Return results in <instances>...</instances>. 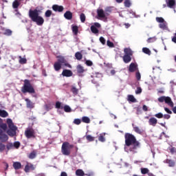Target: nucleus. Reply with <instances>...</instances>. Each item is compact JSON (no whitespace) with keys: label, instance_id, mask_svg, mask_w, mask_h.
I'll list each match as a JSON object with an SVG mask.
<instances>
[{"label":"nucleus","instance_id":"f257e3e1","mask_svg":"<svg viewBox=\"0 0 176 176\" xmlns=\"http://www.w3.org/2000/svg\"><path fill=\"white\" fill-rule=\"evenodd\" d=\"M124 138L125 146H131L129 148L130 152H133V153H137V149L141 147V143L137 140L135 136L130 133H126L124 134Z\"/></svg>","mask_w":176,"mask_h":176},{"label":"nucleus","instance_id":"f03ea898","mask_svg":"<svg viewBox=\"0 0 176 176\" xmlns=\"http://www.w3.org/2000/svg\"><path fill=\"white\" fill-rule=\"evenodd\" d=\"M29 17L31 19L32 21L36 23L37 25H43V23H45V19L39 15V10L36 9L29 10Z\"/></svg>","mask_w":176,"mask_h":176},{"label":"nucleus","instance_id":"7ed1b4c3","mask_svg":"<svg viewBox=\"0 0 176 176\" xmlns=\"http://www.w3.org/2000/svg\"><path fill=\"white\" fill-rule=\"evenodd\" d=\"M21 91L23 94L26 93H29V94H35V89L34 88V85L31 83V80L28 79H25L23 80V85L21 89Z\"/></svg>","mask_w":176,"mask_h":176},{"label":"nucleus","instance_id":"20e7f679","mask_svg":"<svg viewBox=\"0 0 176 176\" xmlns=\"http://www.w3.org/2000/svg\"><path fill=\"white\" fill-rule=\"evenodd\" d=\"M7 124L9 128V129L6 131L7 134L10 137H14L16 134L17 126L14 125V123H13V121L10 118L7 119Z\"/></svg>","mask_w":176,"mask_h":176},{"label":"nucleus","instance_id":"39448f33","mask_svg":"<svg viewBox=\"0 0 176 176\" xmlns=\"http://www.w3.org/2000/svg\"><path fill=\"white\" fill-rule=\"evenodd\" d=\"M72 148H74L73 144H69L68 142H65L62 144L61 152L65 156H69Z\"/></svg>","mask_w":176,"mask_h":176},{"label":"nucleus","instance_id":"423d86ee","mask_svg":"<svg viewBox=\"0 0 176 176\" xmlns=\"http://www.w3.org/2000/svg\"><path fill=\"white\" fill-rule=\"evenodd\" d=\"M25 136L26 138H35L36 136L35 135V131L32 128H28L25 131Z\"/></svg>","mask_w":176,"mask_h":176},{"label":"nucleus","instance_id":"0eeeda50","mask_svg":"<svg viewBox=\"0 0 176 176\" xmlns=\"http://www.w3.org/2000/svg\"><path fill=\"white\" fill-rule=\"evenodd\" d=\"M135 71H138V65H137V63H131L129 65V72H135Z\"/></svg>","mask_w":176,"mask_h":176},{"label":"nucleus","instance_id":"6e6552de","mask_svg":"<svg viewBox=\"0 0 176 176\" xmlns=\"http://www.w3.org/2000/svg\"><path fill=\"white\" fill-rule=\"evenodd\" d=\"M77 75L78 76H82L85 73V68L81 65H78L76 66Z\"/></svg>","mask_w":176,"mask_h":176},{"label":"nucleus","instance_id":"1a4fd4ad","mask_svg":"<svg viewBox=\"0 0 176 176\" xmlns=\"http://www.w3.org/2000/svg\"><path fill=\"white\" fill-rule=\"evenodd\" d=\"M25 101L26 102V107L29 109H34L35 108V103L32 102L31 100L25 98Z\"/></svg>","mask_w":176,"mask_h":176},{"label":"nucleus","instance_id":"9d476101","mask_svg":"<svg viewBox=\"0 0 176 176\" xmlns=\"http://www.w3.org/2000/svg\"><path fill=\"white\" fill-rule=\"evenodd\" d=\"M102 76L100 74H98L96 76H95L91 80L92 83L94 85H98L100 81L102 80Z\"/></svg>","mask_w":176,"mask_h":176},{"label":"nucleus","instance_id":"9b49d317","mask_svg":"<svg viewBox=\"0 0 176 176\" xmlns=\"http://www.w3.org/2000/svg\"><path fill=\"white\" fill-rule=\"evenodd\" d=\"M166 2L168 8H170V9H174L175 8V0H166Z\"/></svg>","mask_w":176,"mask_h":176},{"label":"nucleus","instance_id":"f8f14e48","mask_svg":"<svg viewBox=\"0 0 176 176\" xmlns=\"http://www.w3.org/2000/svg\"><path fill=\"white\" fill-rule=\"evenodd\" d=\"M62 75L66 78H71L74 73L70 69H64L62 72Z\"/></svg>","mask_w":176,"mask_h":176},{"label":"nucleus","instance_id":"ddd939ff","mask_svg":"<svg viewBox=\"0 0 176 176\" xmlns=\"http://www.w3.org/2000/svg\"><path fill=\"white\" fill-rule=\"evenodd\" d=\"M52 10L54 12H61L64 10V7H63V6H58V5H54L52 6Z\"/></svg>","mask_w":176,"mask_h":176},{"label":"nucleus","instance_id":"4468645a","mask_svg":"<svg viewBox=\"0 0 176 176\" xmlns=\"http://www.w3.org/2000/svg\"><path fill=\"white\" fill-rule=\"evenodd\" d=\"M8 140H9V136L6 133H3L0 135V142H8Z\"/></svg>","mask_w":176,"mask_h":176},{"label":"nucleus","instance_id":"2eb2a0df","mask_svg":"<svg viewBox=\"0 0 176 176\" xmlns=\"http://www.w3.org/2000/svg\"><path fill=\"white\" fill-rule=\"evenodd\" d=\"M148 124H150V126H153V127H155L156 124H157V119L153 117L151 118L148 120Z\"/></svg>","mask_w":176,"mask_h":176},{"label":"nucleus","instance_id":"dca6fc26","mask_svg":"<svg viewBox=\"0 0 176 176\" xmlns=\"http://www.w3.org/2000/svg\"><path fill=\"white\" fill-rule=\"evenodd\" d=\"M97 14L100 19H105V17H106L105 12H104V10H102V9L97 10Z\"/></svg>","mask_w":176,"mask_h":176},{"label":"nucleus","instance_id":"f3484780","mask_svg":"<svg viewBox=\"0 0 176 176\" xmlns=\"http://www.w3.org/2000/svg\"><path fill=\"white\" fill-rule=\"evenodd\" d=\"M165 103L168 104L169 107H174V102H173V100H171V98L168 96H165Z\"/></svg>","mask_w":176,"mask_h":176},{"label":"nucleus","instance_id":"a211bd4d","mask_svg":"<svg viewBox=\"0 0 176 176\" xmlns=\"http://www.w3.org/2000/svg\"><path fill=\"white\" fill-rule=\"evenodd\" d=\"M0 127L3 130V131H6L8 130V124L3 123V120L0 118Z\"/></svg>","mask_w":176,"mask_h":176},{"label":"nucleus","instance_id":"6ab92c4d","mask_svg":"<svg viewBox=\"0 0 176 176\" xmlns=\"http://www.w3.org/2000/svg\"><path fill=\"white\" fill-rule=\"evenodd\" d=\"M64 17L66 20H72L73 14L71 11H66V13L64 14Z\"/></svg>","mask_w":176,"mask_h":176},{"label":"nucleus","instance_id":"aec40b11","mask_svg":"<svg viewBox=\"0 0 176 176\" xmlns=\"http://www.w3.org/2000/svg\"><path fill=\"white\" fill-rule=\"evenodd\" d=\"M123 61L125 63V64H129V63L131 61V56L129 55H124Z\"/></svg>","mask_w":176,"mask_h":176},{"label":"nucleus","instance_id":"412c9836","mask_svg":"<svg viewBox=\"0 0 176 176\" xmlns=\"http://www.w3.org/2000/svg\"><path fill=\"white\" fill-rule=\"evenodd\" d=\"M61 65H61L60 63H58V62H55L54 64V70L56 72L60 71V69H61Z\"/></svg>","mask_w":176,"mask_h":176},{"label":"nucleus","instance_id":"4be33fe9","mask_svg":"<svg viewBox=\"0 0 176 176\" xmlns=\"http://www.w3.org/2000/svg\"><path fill=\"white\" fill-rule=\"evenodd\" d=\"M12 166L14 170H20L21 168V163L19 162H14Z\"/></svg>","mask_w":176,"mask_h":176},{"label":"nucleus","instance_id":"5701e85b","mask_svg":"<svg viewBox=\"0 0 176 176\" xmlns=\"http://www.w3.org/2000/svg\"><path fill=\"white\" fill-rule=\"evenodd\" d=\"M166 163H167V164H168L169 167H174L175 166V162L173 160L167 159L166 160Z\"/></svg>","mask_w":176,"mask_h":176},{"label":"nucleus","instance_id":"b1692460","mask_svg":"<svg viewBox=\"0 0 176 176\" xmlns=\"http://www.w3.org/2000/svg\"><path fill=\"white\" fill-rule=\"evenodd\" d=\"M0 116L1 118H8V116H9V113L5 110L0 109Z\"/></svg>","mask_w":176,"mask_h":176},{"label":"nucleus","instance_id":"393cba45","mask_svg":"<svg viewBox=\"0 0 176 176\" xmlns=\"http://www.w3.org/2000/svg\"><path fill=\"white\" fill-rule=\"evenodd\" d=\"M56 63H58L59 64L63 65V64H65V63H67V60H65V58H64V57L58 56Z\"/></svg>","mask_w":176,"mask_h":176},{"label":"nucleus","instance_id":"a878e982","mask_svg":"<svg viewBox=\"0 0 176 176\" xmlns=\"http://www.w3.org/2000/svg\"><path fill=\"white\" fill-rule=\"evenodd\" d=\"M125 56H133V51H131V49L130 48H125L124 50Z\"/></svg>","mask_w":176,"mask_h":176},{"label":"nucleus","instance_id":"bb28decb","mask_svg":"<svg viewBox=\"0 0 176 176\" xmlns=\"http://www.w3.org/2000/svg\"><path fill=\"white\" fill-rule=\"evenodd\" d=\"M75 57H76V60H78V61H80V60H82V58H83V55L80 52H77L75 54Z\"/></svg>","mask_w":176,"mask_h":176},{"label":"nucleus","instance_id":"cd10ccee","mask_svg":"<svg viewBox=\"0 0 176 176\" xmlns=\"http://www.w3.org/2000/svg\"><path fill=\"white\" fill-rule=\"evenodd\" d=\"M133 130L137 134H142V133H144V130L140 129L138 126H133Z\"/></svg>","mask_w":176,"mask_h":176},{"label":"nucleus","instance_id":"c85d7f7f","mask_svg":"<svg viewBox=\"0 0 176 176\" xmlns=\"http://www.w3.org/2000/svg\"><path fill=\"white\" fill-rule=\"evenodd\" d=\"M72 30L74 35H78V32H79V28L78 25H73Z\"/></svg>","mask_w":176,"mask_h":176},{"label":"nucleus","instance_id":"c756f323","mask_svg":"<svg viewBox=\"0 0 176 176\" xmlns=\"http://www.w3.org/2000/svg\"><path fill=\"white\" fill-rule=\"evenodd\" d=\"M159 28L161 30H167V22L164 21L159 24Z\"/></svg>","mask_w":176,"mask_h":176},{"label":"nucleus","instance_id":"7c9ffc66","mask_svg":"<svg viewBox=\"0 0 176 176\" xmlns=\"http://www.w3.org/2000/svg\"><path fill=\"white\" fill-rule=\"evenodd\" d=\"M98 141L100 142H105V133H100L98 137Z\"/></svg>","mask_w":176,"mask_h":176},{"label":"nucleus","instance_id":"2f4dec72","mask_svg":"<svg viewBox=\"0 0 176 176\" xmlns=\"http://www.w3.org/2000/svg\"><path fill=\"white\" fill-rule=\"evenodd\" d=\"M19 6H20V1H19V0H15L12 3V8L14 9H17Z\"/></svg>","mask_w":176,"mask_h":176},{"label":"nucleus","instance_id":"473e14b6","mask_svg":"<svg viewBox=\"0 0 176 176\" xmlns=\"http://www.w3.org/2000/svg\"><path fill=\"white\" fill-rule=\"evenodd\" d=\"M76 175L78 176H84L85 175V172L82 169H78L76 170Z\"/></svg>","mask_w":176,"mask_h":176},{"label":"nucleus","instance_id":"72a5a7b5","mask_svg":"<svg viewBox=\"0 0 176 176\" xmlns=\"http://www.w3.org/2000/svg\"><path fill=\"white\" fill-rule=\"evenodd\" d=\"M44 108H45V111H49L51 109H53V105L52 104L49 103V104H45L44 106Z\"/></svg>","mask_w":176,"mask_h":176},{"label":"nucleus","instance_id":"f704fd0d","mask_svg":"<svg viewBox=\"0 0 176 176\" xmlns=\"http://www.w3.org/2000/svg\"><path fill=\"white\" fill-rule=\"evenodd\" d=\"M19 64H27V59L25 58L19 56Z\"/></svg>","mask_w":176,"mask_h":176},{"label":"nucleus","instance_id":"c9c22d12","mask_svg":"<svg viewBox=\"0 0 176 176\" xmlns=\"http://www.w3.org/2000/svg\"><path fill=\"white\" fill-rule=\"evenodd\" d=\"M82 122H83V123L89 124L90 123V118L87 116H84L82 118Z\"/></svg>","mask_w":176,"mask_h":176},{"label":"nucleus","instance_id":"e433bc0d","mask_svg":"<svg viewBox=\"0 0 176 176\" xmlns=\"http://www.w3.org/2000/svg\"><path fill=\"white\" fill-rule=\"evenodd\" d=\"M36 157V151H33L29 155V159H35Z\"/></svg>","mask_w":176,"mask_h":176},{"label":"nucleus","instance_id":"4c0bfd02","mask_svg":"<svg viewBox=\"0 0 176 176\" xmlns=\"http://www.w3.org/2000/svg\"><path fill=\"white\" fill-rule=\"evenodd\" d=\"M128 100L129 101H131V102H137V99H135L133 95H129L128 96Z\"/></svg>","mask_w":176,"mask_h":176},{"label":"nucleus","instance_id":"58836bf2","mask_svg":"<svg viewBox=\"0 0 176 176\" xmlns=\"http://www.w3.org/2000/svg\"><path fill=\"white\" fill-rule=\"evenodd\" d=\"M91 31L93 34H98V29L94 25L91 26Z\"/></svg>","mask_w":176,"mask_h":176},{"label":"nucleus","instance_id":"ea45409f","mask_svg":"<svg viewBox=\"0 0 176 176\" xmlns=\"http://www.w3.org/2000/svg\"><path fill=\"white\" fill-rule=\"evenodd\" d=\"M142 52L143 53H145V54H148V56H151V50H149V48L143 47Z\"/></svg>","mask_w":176,"mask_h":176},{"label":"nucleus","instance_id":"a19ab883","mask_svg":"<svg viewBox=\"0 0 176 176\" xmlns=\"http://www.w3.org/2000/svg\"><path fill=\"white\" fill-rule=\"evenodd\" d=\"M12 30H10V29H6L4 32L3 34L6 35L7 36H10V35H12Z\"/></svg>","mask_w":176,"mask_h":176},{"label":"nucleus","instance_id":"79ce46f5","mask_svg":"<svg viewBox=\"0 0 176 176\" xmlns=\"http://www.w3.org/2000/svg\"><path fill=\"white\" fill-rule=\"evenodd\" d=\"M124 5L125 8H130V6H131V1H130V0H125Z\"/></svg>","mask_w":176,"mask_h":176},{"label":"nucleus","instance_id":"37998d69","mask_svg":"<svg viewBox=\"0 0 176 176\" xmlns=\"http://www.w3.org/2000/svg\"><path fill=\"white\" fill-rule=\"evenodd\" d=\"M80 19L81 23H85V21H86V15H85L84 13H81L80 15Z\"/></svg>","mask_w":176,"mask_h":176},{"label":"nucleus","instance_id":"c03bdc74","mask_svg":"<svg viewBox=\"0 0 176 176\" xmlns=\"http://www.w3.org/2000/svg\"><path fill=\"white\" fill-rule=\"evenodd\" d=\"M141 173H142V174H143V175L148 174V173H149V169H148V168H141Z\"/></svg>","mask_w":176,"mask_h":176},{"label":"nucleus","instance_id":"a18cd8bd","mask_svg":"<svg viewBox=\"0 0 176 176\" xmlns=\"http://www.w3.org/2000/svg\"><path fill=\"white\" fill-rule=\"evenodd\" d=\"M55 107L56 109H63L64 108L63 106H61V102L58 101L56 102Z\"/></svg>","mask_w":176,"mask_h":176},{"label":"nucleus","instance_id":"49530a36","mask_svg":"<svg viewBox=\"0 0 176 176\" xmlns=\"http://www.w3.org/2000/svg\"><path fill=\"white\" fill-rule=\"evenodd\" d=\"M71 91L73 93V94H74V96H76L79 91V90L78 89H76V87H73L71 89Z\"/></svg>","mask_w":176,"mask_h":176},{"label":"nucleus","instance_id":"de8ad7c7","mask_svg":"<svg viewBox=\"0 0 176 176\" xmlns=\"http://www.w3.org/2000/svg\"><path fill=\"white\" fill-rule=\"evenodd\" d=\"M53 14V12L50 10H47L45 13V17H50Z\"/></svg>","mask_w":176,"mask_h":176},{"label":"nucleus","instance_id":"09e8293b","mask_svg":"<svg viewBox=\"0 0 176 176\" xmlns=\"http://www.w3.org/2000/svg\"><path fill=\"white\" fill-rule=\"evenodd\" d=\"M86 140L89 141V142H92V141H94V137L88 135L86 136Z\"/></svg>","mask_w":176,"mask_h":176},{"label":"nucleus","instance_id":"8fccbe9b","mask_svg":"<svg viewBox=\"0 0 176 176\" xmlns=\"http://www.w3.org/2000/svg\"><path fill=\"white\" fill-rule=\"evenodd\" d=\"M155 20H156V21L157 22V23H160V24L162 23H164V19H163V17H156V19H155Z\"/></svg>","mask_w":176,"mask_h":176},{"label":"nucleus","instance_id":"3c124183","mask_svg":"<svg viewBox=\"0 0 176 176\" xmlns=\"http://www.w3.org/2000/svg\"><path fill=\"white\" fill-rule=\"evenodd\" d=\"M13 146L15 148V149H19V148H20V142H14Z\"/></svg>","mask_w":176,"mask_h":176},{"label":"nucleus","instance_id":"603ef678","mask_svg":"<svg viewBox=\"0 0 176 176\" xmlns=\"http://www.w3.org/2000/svg\"><path fill=\"white\" fill-rule=\"evenodd\" d=\"M5 148H6V146L0 142V152H3L5 151Z\"/></svg>","mask_w":176,"mask_h":176},{"label":"nucleus","instance_id":"864d4df0","mask_svg":"<svg viewBox=\"0 0 176 176\" xmlns=\"http://www.w3.org/2000/svg\"><path fill=\"white\" fill-rule=\"evenodd\" d=\"M6 148H7L8 151H10V149H13V148H14L13 143H8L6 145Z\"/></svg>","mask_w":176,"mask_h":176},{"label":"nucleus","instance_id":"5fc2aeb1","mask_svg":"<svg viewBox=\"0 0 176 176\" xmlns=\"http://www.w3.org/2000/svg\"><path fill=\"white\" fill-rule=\"evenodd\" d=\"M65 112H71V107L68 105H65L63 107Z\"/></svg>","mask_w":176,"mask_h":176},{"label":"nucleus","instance_id":"6e6d98bb","mask_svg":"<svg viewBox=\"0 0 176 176\" xmlns=\"http://www.w3.org/2000/svg\"><path fill=\"white\" fill-rule=\"evenodd\" d=\"M74 124L79 125V124H80V123H82V120L79 118H76L74 120Z\"/></svg>","mask_w":176,"mask_h":176},{"label":"nucleus","instance_id":"4d7b16f0","mask_svg":"<svg viewBox=\"0 0 176 176\" xmlns=\"http://www.w3.org/2000/svg\"><path fill=\"white\" fill-rule=\"evenodd\" d=\"M30 164H27L25 166L24 171L25 173H30Z\"/></svg>","mask_w":176,"mask_h":176},{"label":"nucleus","instance_id":"13d9d810","mask_svg":"<svg viewBox=\"0 0 176 176\" xmlns=\"http://www.w3.org/2000/svg\"><path fill=\"white\" fill-rule=\"evenodd\" d=\"M135 77L137 80H141V74L140 73L139 71H138L135 74Z\"/></svg>","mask_w":176,"mask_h":176},{"label":"nucleus","instance_id":"bf43d9fd","mask_svg":"<svg viewBox=\"0 0 176 176\" xmlns=\"http://www.w3.org/2000/svg\"><path fill=\"white\" fill-rule=\"evenodd\" d=\"M156 41V38L155 37H151L147 39L148 43H152Z\"/></svg>","mask_w":176,"mask_h":176},{"label":"nucleus","instance_id":"052dcab7","mask_svg":"<svg viewBox=\"0 0 176 176\" xmlns=\"http://www.w3.org/2000/svg\"><path fill=\"white\" fill-rule=\"evenodd\" d=\"M107 46H109V47H115V45L113 44V43L111 42V41L108 40L107 41Z\"/></svg>","mask_w":176,"mask_h":176},{"label":"nucleus","instance_id":"680f3d73","mask_svg":"<svg viewBox=\"0 0 176 176\" xmlns=\"http://www.w3.org/2000/svg\"><path fill=\"white\" fill-rule=\"evenodd\" d=\"M142 93V89L140 87H137L135 94H141Z\"/></svg>","mask_w":176,"mask_h":176},{"label":"nucleus","instance_id":"e2e57ef3","mask_svg":"<svg viewBox=\"0 0 176 176\" xmlns=\"http://www.w3.org/2000/svg\"><path fill=\"white\" fill-rule=\"evenodd\" d=\"M166 100V96H161L158 98L159 102H164Z\"/></svg>","mask_w":176,"mask_h":176},{"label":"nucleus","instance_id":"0e129e2a","mask_svg":"<svg viewBox=\"0 0 176 176\" xmlns=\"http://www.w3.org/2000/svg\"><path fill=\"white\" fill-rule=\"evenodd\" d=\"M155 118H157V119H162L163 118V113H158L157 114H155Z\"/></svg>","mask_w":176,"mask_h":176},{"label":"nucleus","instance_id":"69168bd1","mask_svg":"<svg viewBox=\"0 0 176 176\" xmlns=\"http://www.w3.org/2000/svg\"><path fill=\"white\" fill-rule=\"evenodd\" d=\"M85 64L88 66V67H91V65H93V62L90 60H86Z\"/></svg>","mask_w":176,"mask_h":176},{"label":"nucleus","instance_id":"338daca9","mask_svg":"<svg viewBox=\"0 0 176 176\" xmlns=\"http://www.w3.org/2000/svg\"><path fill=\"white\" fill-rule=\"evenodd\" d=\"M170 153H172V155H173V153H176V148L175 147H172L171 148H170Z\"/></svg>","mask_w":176,"mask_h":176},{"label":"nucleus","instance_id":"774afa93","mask_svg":"<svg viewBox=\"0 0 176 176\" xmlns=\"http://www.w3.org/2000/svg\"><path fill=\"white\" fill-rule=\"evenodd\" d=\"M100 42H101V43L102 44V45H105V38H104V37H100Z\"/></svg>","mask_w":176,"mask_h":176}]
</instances>
